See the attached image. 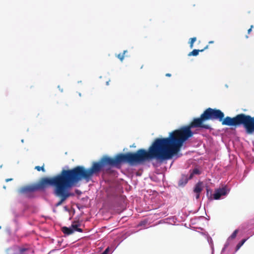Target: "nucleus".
<instances>
[{
	"mask_svg": "<svg viewBox=\"0 0 254 254\" xmlns=\"http://www.w3.org/2000/svg\"><path fill=\"white\" fill-rule=\"evenodd\" d=\"M208 120H218L223 126L235 127L243 126L246 132L251 134L254 132V117L240 114L231 118L227 116L220 110L208 108L198 118L193 119L187 126L181 127L169 133L168 137L157 138V160L160 163L170 160L181 149L184 142L192 136L191 129L200 128L211 130L208 124H204Z\"/></svg>",
	"mask_w": 254,
	"mask_h": 254,
	"instance_id": "1",
	"label": "nucleus"
},
{
	"mask_svg": "<svg viewBox=\"0 0 254 254\" xmlns=\"http://www.w3.org/2000/svg\"><path fill=\"white\" fill-rule=\"evenodd\" d=\"M153 159L156 160V157L151 145L149 146L148 150L139 149L134 153H119L114 158L107 155L103 156L98 161L93 162L90 168H85L61 187L54 190L55 195L61 198L57 205H61L68 197L72 195L68 191L71 188L83 180L86 182H89L93 175H98L105 168H108L107 169H110L109 167L119 168L122 163H127L133 165L140 164Z\"/></svg>",
	"mask_w": 254,
	"mask_h": 254,
	"instance_id": "2",
	"label": "nucleus"
},
{
	"mask_svg": "<svg viewBox=\"0 0 254 254\" xmlns=\"http://www.w3.org/2000/svg\"><path fill=\"white\" fill-rule=\"evenodd\" d=\"M84 168L83 166H77L71 169L63 170L60 174L53 178L44 177L36 184L21 188L19 192L26 194L38 190H43L49 186L55 187L56 190Z\"/></svg>",
	"mask_w": 254,
	"mask_h": 254,
	"instance_id": "3",
	"label": "nucleus"
},
{
	"mask_svg": "<svg viewBox=\"0 0 254 254\" xmlns=\"http://www.w3.org/2000/svg\"><path fill=\"white\" fill-rule=\"evenodd\" d=\"M150 223H129V227L127 229L121 236L116 237L110 244L113 251H115L121 243L132 234L138 231L154 227L156 225H150Z\"/></svg>",
	"mask_w": 254,
	"mask_h": 254,
	"instance_id": "4",
	"label": "nucleus"
},
{
	"mask_svg": "<svg viewBox=\"0 0 254 254\" xmlns=\"http://www.w3.org/2000/svg\"><path fill=\"white\" fill-rule=\"evenodd\" d=\"M82 223H71V225L68 227L61 226V231L64 234V236L66 237L69 235L73 234L75 232H90L91 230L86 229L85 230L81 228Z\"/></svg>",
	"mask_w": 254,
	"mask_h": 254,
	"instance_id": "5",
	"label": "nucleus"
},
{
	"mask_svg": "<svg viewBox=\"0 0 254 254\" xmlns=\"http://www.w3.org/2000/svg\"><path fill=\"white\" fill-rule=\"evenodd\" d=\"M241 231L246 235H250V237L254 235V223H243L240 227Z\"/></svg>",
	"mask_w": 254,
	"mask_h": 254,
	"instance_id": "6",
	"label": "nucleus"
},
{
	"mask_svg": "<svg viewBox=\"0 0 254 254\" xmlns=\"http://www.w3.org/2000/svg\"><path fill=\"white\" fill-rule=\"evenodd\" d=\"M19 229L18 223H9L6 226L5 231L7 235L11 237L15 235Z\"/></svg>",
	"mask_w": 254,
	"mask_h": 254,
	"instance_id": "7",
	"label": "nucleus"
},
{
	"mask_svg": "<svg viewBox=\"0 0 254 254\" xmlns=\"http://www.w3.org/2000/svg\"><path fill=\"white\" fill-rule=\"evenodd\" d=\"M229 191V190L226 186L217 189L215 190V192L213 194V199H219L221 196L226 195Z\"/></svg>",
	"mask_w": 254,
	"mask_h": 254,
	"instance_id": "8",
	"label": "nucleus"
},
{
	"mask_svg": "<svg viewBox=\"0 0 254 254\" xmlns=\"http://www.w3.org/2000/svg\"><path fill=\"white\" fill-rule=\"evenodd\" d=\"M239 231H241V229H240V227L238 229H236L232 233V234L228 238L226 242H225V243L221 250V254L225 251L226 249L229 246V245H230V241L234 239L236 237Z\"/></svg>",
	"mask_w": 254,
	"mask_h": 254,
	"instance_id": "9",
	"label": "nucleus"
},
{
	"mask_svg": "<svg viewBox=\"0 0 254 254\" xmlns=\"http://www.w3.org/2000/svg\"><path fill=\"white\" fill-rule=\"evenodd\" d=\"M201 234L202 235L204 236L205 238H206L207 242L211 248V254H214V247L213 242V240H212V238L210 236V235L208 234V233L206 231L201 232Z\"/></svg>",
	"mask_w": 254,
	"mask_h": 254,
	"instance_id": "10",
	"label": "nucleus"
},
{
	"mask_svg": "<svg viewBox=\"0 0 254 254\" xmlns=\"http://www.w3.org/2000/svg\"><path fill=\"white\" fill-rule=\"evenodd\" d=\"M202 190V183L198 182L197 183L194 188L193 191L196 193L195 197L196 199H198L200 197V193L201 192Z\"/></svg>",
	"mask_w": 254,
	"mask_h": 254,
	"instance_id": "11",
	"label": "nucleus"
},
{
	"mask_svg": "<svg viewBox=\"0 0 254 254\" xmlns=\"http://www.w3.org/2000/svg\"><path fill=\"white\" fill-rule=\"evenodd\" d=\"M189 179L186 175H182L181 178L180 179L178 185L180 187H183L186 185L188 182Z\"/></svg>",
	"mask_w": 254,
	"mask_h": 254,
	"instance_id": "12",
	"label": "nucleus"
},
{
	"mask_svg": "<svg viewBox=\"0 0 254 254\" xmlns=\"http://www.w3.org/2000/svg\"><path fill=\"white\" fill-rule=\"evenodd\" d=\"M208 46L206 45L202 49H201V50L194 49V50H192L191 52L189 53V54H188V56H196L198 55L199 52H202L204 51V50H205V49H207L208 48Z\"/></svg>",
	"mask_w": 254,
	"mask_h": 254,
	"instance_id": "13",
	"label": "nucleus"
},
{
	"mask_svg": "<svg viewBox=\"0 0 254 254\" xmlns=\"http://www.w3.org/2000/svg\"><path fill=\"white\" fill-rule=\"evenodd\" d=\"M195 223H184V226L186 227V228H189L190 229L193 230L194 231H197L196 229H200L202 230V229L200 227H195L192 226L193 225H194Z\"/></svg>",
	"mask_w": 254,
	"mask_h": 254,
	"instance_id": "14",
	"label": "nucleus"
},
{
	"mask_svg": "<svg viewBox=\"0 0 254 254\" xmlns=\"http://www.w3.org/2000/svg\"><path fill=\"white\" fill-rule=\"evenodd\" d=\"M245 240H241L239 242V243L237 244V245L235 247V252H237L241 248V247L245 244Z\"/></svg>",
	"mask_w": 254,
	"mask_h": 254,
	"instance_id": "15",
	"label": "nucleus"
},
{
	"mask_svg": "<svg viewBox=\"0 0 254 254\" xmlns=\"http://www.w3.org/2000/svg\"><path fill=\"white\" fill-rule=\"evenodd\" d=\"M114 251H113L112 248L110 246L107 247L105 250L101 253L102 254H112Z\"/></svg>",
	"mask_w": 254,
	"mask_h": 254,
	"instance_id": "16",
	"label": "nucleus"
},
{
	"mask_svg": "<svg viewBox=\"0 0 254 254\" xmlns=\"http://www.w3.org/2000/svg\"><path fill=\"white\" fill-rule=\"evenodd\" d=\"M127 50H125L123 53H120L118 55H117V57L122 62L125 57V54L127 53Z\"/></svg>",
	"mask_w": 254,
	"mask_h": 254,
	"instance_id": "17",
	"label": "nucleus"
},
{
	"mask_svg": "<svg viewBox=\"0 0 254 254\" xmlns=\"http://www.w3.org/2000/svg\"><path fill=\"white\" fill-rule=\"evenodd\" d=\"M196 37H193L191 38L190 39V46L191 49H192L193 47V44L196 41Z\"/></svg>",
	"mask_w": 254,
	"mask_h": 254,
	"instance_id": "18",
	"label": "nucleus"
},
{
	"mask_svg": "<svg viewBox=\"0 0 254 254\" xmlns=\"http://www.w3.org/2000/svg\"><path fill=\"white\" fill-rule=\"evenodd\" d=\"M35 169L37 170L38 171H42L43 172H45V170L44 168V165L42 166H37L35 167Z\"/></svg>",
	"mask_w": 254,
	"mask_h": 254,
	"instance_id": "19",
	"label": "nucleus"
},
{
	"mask_svg": "<svg viewBox=\"0 0 254 254\" xmlns=\"http://www.w3.org/2000/svg\"><path fill=\"white\" fill-rule=\"evenodd\" d=\"M28 249L26 248H20L19 251L20 254H23L25 252L27 251Z\"/></svg>",
	"mask_w": 254,
	"mask_h": 254,
	"instance_id": "20",
	"label": "nucleus"
},
{
	"mask_svg": "<svg viewBox=\"0 0 254 254\" xmlns=\"http://www.w3.org/2000/svg\"><path fill=\"white\" fill-rule=\"evenodd\" d=\"M193 174H199V171L197 169H194L193 170Z\"/></svg>",
	"mask_w": 254,
	"mask_h": 254,
	"instance_id": "21",
	"label": "nucleus"
},
{
	"mask_svg": "<svg viewBox=\"0 0 254 254\" xmlns=\"http://www.w3.org/2000/svg\"><path fill=\"white\" fill-rule=\"evenodd\" d=\"M253 27H254L253 25H251V26L250 28L248 30V34H250L251 33V32L252 31V29L253 28Z\"/></svg>",
	"mask_w": 254,
	"mask_h": 254,
	"instance_id": "22",
	"label": "nucleus"
},
{
	"mask_svg": "<svg viewBox=\"0 0 254 254\" xmlns=\"http://www.w3.org/2000/svg\"><path fill=\"white\" fill-rule=\"evenodd\" d=\"M247 237L242 239V240H245V242L251 237L250 235H248Z\"/></svg>",
	"mask_w": 254,
	"mask_h": 254,
	"instance_id": "23",
	"label": "nucleus"
},
{
	"mask_svg": "<svg viewBox=\"0 0 254 254\" xmlns=\"http://www.w3.org/2000/svg\"><path fill=\"white\" fill-rule=\"evenodd\" d=\"M247 237L242 239V240H245V242L251 237L250 235H248Z\"/></svg>",
	"mask_w": 254,
	"mask_h": 254,
	"instance_id": "24",
	"label": "nucleus"
},
{
	"mask_svg": "<svg viewBox=\"0 0 254 254\" xmlns=\"http://www.w3.org/2000/svg\"><path fill=\"white\" fill-rule=\"evenodd\" d=\"M12 180H13V179H12V178H10V179H6L5 180V182H9V181H12Z\"/></svg>",
	"mask_w": 254,
	"mask_h": 254,
	"instance_id": "25",
	"label": "nucleus"
},
{
	"mask_svg": "<svg viewBox=\"0 0 254 254\" xmlns=\"http://www.w3.org/2000/svg\"><path fill=\"white\" fill-rule=\"evenodd\" d=\"M165 75H166V76H167V77H170V76H171V74L170 73H166V74H165Z\"/></svg>",
	"mask_w": 254,
	"mask_h": 254,
	"instance_id": "26",
	"label": "nucleus"
},
{
	"mask_svg": "<svg viewBox=\"0 0 254 254\" xmlns=\"http://www.w3.org/2000/svg\"><path fill=\"white\" fill-rule=\"evenodd\" d=\"M170 224L172 225H174V226H177V225H179V223H170Z\"/></svg>",
	"mask_w": 254,
	"mask_h": 254,
	"instance_id": "27",
	"label": "nucleus"
},
{
	"mask_svg": "<svg viewBox=\"0 0 254 254\" xmlns=\"http://www.w3.org/2000/svg\"><path fill=\"white\" fill-rule=\"evenodd\" d=\"M107 227L106 226H104V227H102V229L104 230V229H107ZM104 230H102V231H103Z\"/></svg>",
	"mask_w": 254,
	"mask_h": 254,
	"instance_id": "28",
	"label": "nucleus"
},
{
	"mask_svg": "<svg viewBox=\"0 0 254 254\" xmlns=\"http://www.w3.org/2000/svg\"><path fill=\"white\" fill-rule=\"evenodd\" d=\"M206 190H207V195H208L209 191V189L207 188Z\"/></svg>",
	"mask_w": 254,
	"mask_h": 254,
	"instance_id": "29",
	"label": "nucleus"
},
{
	"mask_svg": "<svg viewBox=\"0 0 254 254\" xmlns=\"http://www.w3.org/2000/svg\"><path fill=\"white\" fill-rule=\"evenodd\" d=\"M213 41H209V44H212V43H213Z\"/></svg>",
	"mask_w": 254,
	"mask_h": 254,
	"instance_id": "30",
	"label": "nucleus"
},
{
	"mask_svg": "<svg viewBox=\"0 0 254 254\" xmlns=\"http://www.w3.org/2000/svg\"><path fill=\"white\" fill-rule=\"evenodd\" d=\"M236 252H235V250L234 251V252L232 254H235Z\"/></svg>",
	"mask_w": 254,
	"mask_h": 254,
	"instance_id": "31",
	"label": "nucleus"
},
{
	"mask_svg": "<svg viewBox=\"0 0 254 254\" xmlns=\"http://www.w3.org/2000/svg\"><path fill=\"white\" fill-rule=\"evenodd\" d=\"M192 174L190 175V179L192 177Z\"/></svg>",
	"mask_w": 254,
	"mask_h": 254,
	"instance_id": "32",
	"label": "nucleus"
},
{
	"mask_svg": "<svg viewBox=\"0 0 254 254\" xmlns=\"http://www.w3.org/2000/svg\"><path fill=\"white\" fill-rule=\"evenodd\" d=\"M29 224H30V225H32V224H33L34 223H29Z\"/></svg>",
	"mask_w": 254,
	"mask_h": 254,
	"instance_id": "33",
	"label": "nucleus"
},
{
	"mask_svg": "<svg viewBox=\"0 0 254 254\" xmlns=\"http://www.w3.org/2000/svg\"><path fill=\"white\" fill-rule=\"evenodd\" d=\"M61 242L60 241H58V243H61Z\"/></svg>",
	"mask_w": 254,
	"mask_h": 254,
	"instance_id": "34",
	"label": "nucleus"
},
{
	"mask_svg": "<svg viewBox=\"0 0 254 254\" xmlns=\"http://www.w3.org/2000/svg\"><path fill=\"white\" fill-rule=\"evenodd\" d=\"M1 228V226H0V229Z\"/></svg>",
	"mask_w": 254,
	"mask_h": 254,
	"instance_id": "35",
	"label": "nucleus"
}]
</instances>
